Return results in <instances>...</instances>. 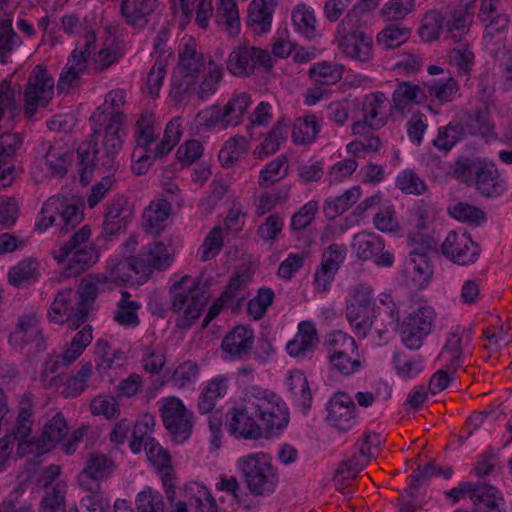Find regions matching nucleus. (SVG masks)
Wrapping results in <instances>:
<instances>
[{
    "label": "nucleus",
    "mask_w": 512,
    "mask_h": 512,
    "mask_svg": "<svg viewBox=\"0 0 512 512\" xmlns=\"http://www.w3.org/2000/svg\"><path fill=\"white\" fill-rule=\"evenodd\" d=\"M241 400L242 404L229 409L226 415L230 435L257 440L263 436L262 427L270 432L287 426L288 408L273 391L250 385L244 389Z\"/></svg>",
    "instance_id": "obj_1"
},
{
    "label": "nucleus",
    "mask_w": 512,
    "mask_h": 512,
    "mask_svg": "<svg viewBox=\"0 0 512 512\" xmlns=\"http://www.w3.org/2000/svg\"><path fill=\"white\" fill-rule=\"evenodd\" d=\"M123 123L106 122L104 127L103 150L94 141L83 142L77 149L80 181L88 184L94 169L112 171L117 167V155L122 149Z\"/></svg>",
    "instance_id": "obj_2"
},
{
    "label": "nucleus",
    "mask_w": 512,
    "mask_h": 512,
    "mask_svg": "<svg viewBox=\"0 0 512 512\" xmlns=\"http://www.w3.org/2000/svg\"><path fill=\"white\" fill-rule=\"evenodd\" d=\"M209 285L210 281L204 280L203 276L198 278L184 276L170 287L172 310L183 312L181 326L189 327L200 317L209 300V295L205 290V287Z\"/></svg>",
    "instance_id": "obj_3"
},
{
    "label": "nucleus",
    "mask_w": 512,
    "mask_h": 512,
    "mask_svg": "<svg viewBox=\"0 0 512 512\" xmlns=\"http://www.w3.org/2000/svg\"><path fill=\"white\" fill-rule=\"evenodd\" d=\"M90 237V227L84 225L64 245L53 251L54 259L58 263H63L68 259V263L63 270L65 278L75 277L83 273L98 261L97 251L89 242Z\"/></svg>",
    "instance_id": "obj_4"
},
{
    "label": "nucleus",
    "mask_w": 512,
    "mask_h": 512,
    "mask_svg": "<svg viewBox=\"0 0 512 512\" xmlns=\"http://www.w3.org/2000/svg\"><path fill=\"white\" fill-rule=\"evenodd\" d=\"M271 460L263 452L251 453L238 459L237 467L252 494L266 496L275 491L278 475Z\"/></svg>",
    "instance_id": "obj_5"
},
{
    "label": "nucleus",
    "mask_w": 512,
    "mask_h": 512,
    "mask_svg": "<svg viewBox=\"0 0 512 512\" xmlns=\"http://www.w3.org/2000/svg\"><path fill=\"white\" fill-rule=\"evenodd\" d=\"M83 218L84 213L79 205L70 202L65 197L52 196L44 202L35 228L39 232H44L55 226L61 232L68 233L80 224Z\"/></svg>",
    "instance_id": "obj_6"
},
{
    "label": "nucleus",
    "mask_w": 512,
    "mask_h": 512,
    "mask_svg": "<svg viewBox=\"0 0 512 512\" xmlns=\"http://www.w3.org/2000/svg\"><path fill=\"white\" fill-rule=\"evenodd\" d=\"M454 174L462 181L474 184L476 189L487 197L498 196L505 189L504 181L493 163L465 159L456 163Z\"/></svg>",
    "instance_id": "obj_7"
},
{
    "label": "nucleus",
    "mask_w": 512,
    "mask_h": 512,
    "mask_svg": "<svg viewBox=\"0 0 512 512\" xmlns=\"http://www.w3.org/2000/svg\"><path fill=\"white\" fill-rule=\"evenodd\" d=\"M159 411L163 425L174 442L181 444L189 439L193 430V412L179 398H164Z\"/></svg>",
    "instance_id": "obj_8"
},
{
    "label": "nucleus",
    "mask_w": 512,
    "mask_h": 512,
    "mask_svg": "<svg viewBox=\"0 0 512 512\" xmlns=\"http://www.w3.org/2000/svg\"><path fill=\"white\" fill-rule=\"evenodd\" d=\"M251 105V96L240 93L231 98L224 107L212 106L199 112L197 118L204 121L208 128L220 125L223 128L237 126L242 122L248 107Z\"/></svg>",
    "instance_id": "obj_9"
},
{
    "label": "nucleus",
    "mask_w": 512,
    "mask_h": 512,
    "mask_svg": "<svg viewBox=\"0 0 512 512\" xmlns=\"http://www.w3.org/2000/svg\"><path fill=\"white\" fill-rule=\"evenodd\" d=\"M272 66V58L267 50L248 44L235 47L227 59V70L238 77L253 75L257 68L269 70Z\"/></svg>",
    "instance_id": "obj_10"
},
{
    "label": "nucleus",
    "mask_w": 512,
    "mask_h": 512,
    "mask_svg": "<svg viewBox=\"0 0 512 512\" xmlns=\"http://www.w3.org/2000/svg\"><path fill=\"white\" fill-rule=\"evenodd\" d=\"M372 289L359 284L350 295L346 306V318L359 337H365L373 325Z\"/></svg>",
    "instance_id": "obj_11"
},
{
    "label": "nucleus",
    "mask_w": 512,
    "mask_h": 512,
    "mask_svg": "<svg viewBox=\"0 0 512 512\" xmlns=\"http://www.w3.org/2000/svg\"><path fill=\"white\" fill-rule=\"evenodd\" d=\"M88 314L79 301V295L71 288L60 290L54 297L48 312L51 322L62 324L68 322L72 329H77L87 320Z\"/></svg>",
    "instance_id": "obj_12"
},
{
    "label": "nucleus",
    "mask_w": 512,
    "mask_h": 512,
    "mask_svg": "<svg viewBox=\"0 0 512 512\" xmlns=\"http://www.w3.org/2000/svg\"><path fill=\"white\" fill-rule=\"evenodd\" d=\"M435 317L431 306H421L409 314L400 328L402 343L411 350L419 349L424 338L432 331Z\"/></svg>",
    "instance_id": "obj_13"
},
{
    "label": "nucleus",
    "mask_w": 512,
    "mask_h": 512,
    "mask_svg": "<svg viewBox=\"0 0 512 512\" xmlns=\"http://www.w3.org/2000/svg\"><path fill=\"white\" fill-rule=\"evenodd\" d=\"M68 433L67 422L61 412H57L43 424L38 438L20 444L21 454L42 455L55 447Z\"/></svg>",
    "instance_id": "obj_14"
},
{
    "label": "nucleus",
    "mask_w": 512,
    "mask_h": 512,
    "mask_svg": "<svg viewBox=\"0 0 512 512\" xmlns=\"http://www.w3.org/2000/svg\"><path fill=\"white\" fill-rule=\"evenodd\" d=\"M54 80L46 66L39 64L31 72L24 93L25 112L35 114L38 106H45L53 95Z\"/></svg>",
    "instance_id": "obj_15"
},
{
    "label": "nucleus",
    "mask_w": 512,
    "mask_h": 512,
    "mask_svg": "<svg viewBox=\"0 0 512 512\" xmlns=\"http://www.w3.org/2000/svg\"><path fill=\"white\" fill-rule=\"evenodd\" d=\"M96 41V35L89 31L85 35V41L81 49L76 48L69 56L57 83L59 92H68L78 85L80 76L87 68V60L90 56V48Z\"/></svg>",
    "instance_id": "obj_16"
},
{
    "label": "nucleus",
    "mask_w": 512,
    "mask_h": 512,
    "mask_svg": "<svg viewBox=\"0 0 512 512\" xmlns=\"http://www.w3.org/2000/svg\"><path fill=\"white\" fill-rule=\"evenodd\" d=\"M443 255L458 265L474 263L480 254V248L470 236L463 232L450 231L441 246Z\"/></svg>",
    "instance_id": "obj_17"
},
{
    "label": "nucleus",
    "mask_w": 512,
    "mask_h": 512,
    "mask_svg": "<svg viewBox=\"0 0 512 512\" xmlns=\"http://www.w3.org/2000/svg\"><path fill=\"white\" fill-rule=\"evenodd\" d=\"M408 244L411 247L408 270L413 274L414 281L422 286L430 280L432 275V269L426 257L427 251L432 247V239L419 233L410 234Z\"/></svg>",
    "instance_id": "obj_18"
},
{
    "label": "nucleus",
    "mask_w": 512,
    "mask_h": 512,
    "mask_svg": "<svg viewBox=\"0 0 512 512\" xmlns=\"http://www.w3.org/2000/svg\"><path fill=\"white\" fill-rule=\"evenodd\" d=\"M326 420L329 425L340 431H348L356 424V406L345 392L335 393L329 400Z\"/></svg>",
    "instance_id": "obj_19"
},
{
    "label": "nucleus",
    "mask_w": 512,
    "mask_h": 512,
    "mask_svg": "<svg viewBox=\"0 0 512 512\" xmlns=\"http://www.w3.org/2000/svg\"><path fill=\"white\" fill-rule=\"evenodd\" d=\"M125 104V92L121 89L109 92L104 103L99 106L90 117L93 135L100 134L106 122L124 123L125 116L122 107Z\"/></svg>",
    "instance_id": "obj_20"
},
{
    "label": "nucleus",
    "mask_w": 512,
    "mask_h": 512,
    "mask_svg": "<svg viewBox=\"0 0 512 512\" xmlns=\"http://www.w3.org/2000/svg\"><path fill=\"white\" fill-rule=\"evenodd\" d=\"M113 471V462L104 454L93 453L89 456L86 466L78 475L79 486L84 491L101 490L100 481Z\"/></svg>",
    "instance_id": "obj_21"
},
{
    "label": "nucleus",
    "mask_w": 512,
    "mask_h": 512,
    "mask_svg": "<svg viewBox=\"0 0 512 512\" xmlns=\"http://www.w3.org/2000/svg\"><path fill=\"white\" fill-rule=\"evenodd\" d=\"M252 282V272L241 268L233 273L225 290L220 294V301L228 303L233 313H238L249 296L248 286Z\"/></svg>",
    "instance_id": "obj_22"
},
{
    "label": "nucleus",
    "mask_w": 512,
    "mask_h": 512,
    "mask_svg": "<svg viewBox=\"0 0 512 512\" xmlns=\"http://www.w3.org/2000/svg\"><path fill=\"white\" fill-rule=\"evenodd\" d=\"M10 342L18 347L31 345L35 350L44 348L38 316L34 313L23 315L10 335Z\"/></svg>",
    "instance_id": "obj_23"
},
{
    "label": "nucleus",
    "mask_w": 512,
    "mask_h": 512,
    "mask_svg": "<svg viewBox=\"0 0 512 512\" xmlns=\"http://www.w3.org/2000/svg\"><path fill=\"white\" fill-rule=\"evenodd\" d=\"M390 115V104L382 92L366 95L362 102V117L372 130L384 127Z\"/></svg>",
    "instance_id": "obj_24"
},
{
    "label": "nucleus",
    "mask_w": 512,
    "mask_h": 512,
    "mask_svg": "<svg viewBox=\"0 0 512 512\" xmlns=\"http://www.w3.org/2000/svg\"><path fill=\"white\" fill-rule=\"evenodd\" d=\"M318 343L317 330L313 323L302 321L298 325V332L294 339L289 341L286 350L294 358L309 357Z\"/></svg>",
    "instance_id": "obj_25"
},
{
    "label": "nucleus",
    "mask_w": 512,
    "mask_h": 512,
    "mask_svg": "<svg viewBox=\"0 0 512 512\" xmlns=\"http://www.w3.org/2000/svg\"><path fill=\"white\" fill-rule=\"evenodd\" d=\"M155 8V0H122L120 12L127 25L144 29Z\"/></svg>",
    "instance_id": "obj_26"
},
{
    "label": "nucleus",
    "mask_w": 512,
    "mask_h": 512,
    "mask_svg": "<svg viewBox=\"0 0 512 512\" xmlns=\"http://www.w3.org/2000/svg\"><path fill=\"white\" fill-rule=\"evenodd\" d=\"M378 5L376 0H358L356 4L346 13L345 17L337 25L336 39L340 40L349 36L363 33L360 28V17Z\"/></svg>",
    "instance_id": "obj_27"
},
{
    "label": "nucleus",
    "mask_w": 512,
    "mask_h": 512,
    "mask_svg": "<svg viewBox=\"0 0 512 512\" xmlns=\"http://www.w3.org/2000/svg\"><path fill=\"white\" fill-rule=\"evenodd\" d=\"M253 339L252 329L239 325L225 336L221 347L231 358H241L251 350Z\"/></svg>",
    "instance_id": "obj_28"
},
{
    "label": "nucleus",
    "mask_w": 512,
    "mask_h": 512,
    "mask_svg": "<svg viewBox=\"0 0 512 512\" xmlns=\"http://www.w3.org/2000/svg\"><path fill=\"white\" fill-rule=\"evenodd\" d=\"M228 390V379L224 376H216L209 380L199 393L197 410L200 414L215 412L219 399L223 398Z\"/></svg>",
    "instance_id": "obj_29"
},
{
    "label": "nucleus",
    "mask_w": 512,
    "mask_h": 512,
    "mask_svg": "<svg viewBox=\"0 0 512 512\" xmlns=\"http://www.w3.org/2000/svg\"><path fill=\"white\" fill-rule=\"evenodd\" d=\"M427 99L428 95L424 84H414L410 81H397L392 94L394 108L398 112H403L409 105L421 104Z\"/></svg>",
    "instance_id": "obj_30"
},
{
    "label": "nucleus",
    "mask_w": 512,
    "mask_h": 512,
    "mask_svg": "<svg viewBox=\"0 0 512 512\" xmlns=\"http://www.w3.org/2000/svg\"><path fill=\"white\" fill-rule=\"evenodd\" d=\"M139 270L143 271V275L148 274L152 269L165 270L171 262V253L168 247L162 242H154L150 244L146 251L138 257Z\"/></svg>",
    "instance_id": "obj_31"
},
{
    "label": "nucleus",
    "mask_w": 512,
    "mask_h": 512,
    "mask_svg": "<svg viewBox=\"0 0 512 512\" xmlns=\"http://www.w3.org/2000/svg\"><path fill=\"white\" fill-rule=\"evenodd\" d=\"M161 133V128L155 124L152 115H142L136 122L135 135L136 146L132 157H136L139 152L153 154L154 148L151 147Z\"/></svg>",
    "instance_id": "obj_32"
},
{
    "label": "nucleus",
    "mask_w": 512,
    "mask_h": 512,
    "mask_svg": "<svg viewBox=\"0 0 512 512\" xmlns=\"http://www.w3.org/2000/svg\"><path fill=\"white\" fill-rule=\"evenodd\" d=\"M339 50L348 58L366 62L372 58V38L365 33L337 40Z\"/></svg>",
    "instance_id": "obj_33"
},
{
    "label": "nucleus",
    "mask_w": 512,
    "mask_h": 512,
    "mask_svg": "<svg viewBox=\"0 0 512 512\" xmlns=\"http://www.w3.org/2000/svg\"><path fill=\"white\" fill-rule=\"evenodd\" d=\"M33 402L30 395H24L19 402V410L16 417L15 425L11 428V434L19 444L30 442L33 438H29L33 425ZM20 451V445H18Z\"/></svg>",
    "instance_id": "obj_34"
},
{
    "label": "nucleus",
    "mask_w": 512,
    "mask_h": 512,
    "mask_svg": "<svg viewBox=\"0 0 512 512\" xmlns=\"http://www.w3.org/2000/svg\"><path fill=\"white\" fill-rule=\"evenodd\" d=\"M171 211V204L166 199L152 201L143 213V228L151 234H159L165 227Z\"/></svg>",
    "instance_id": "obj_35"
},
{
    "label": "nucleus",
    "mask_w": 512,
    "mask_h": 512,
    "mask_svg": "<svg viewBox=\"0 0 512 512\" xmlns=\"http://www.w3.org/2000/svg\"><path fill=\"white\" fill-rule=\"evenodd\" d=\"M494 494H498L495 487L488 484H474L471 482L461 483L458 487L445 492L446 497L451 499L453 504L457 503L461 497L468 496L472 500L473 505H478L479 507H481L483 497H491Z\"/></svg>",
    "instance_id": "obj_36"
},
{
    "label": "nucleus",
    "mask_w": 512,
    "mask_h": 512,
    "mask_svg": "<svg viewBox=\"0 0 512 512\" xmlns=\"http://www.w3.org/2000/svg\"><path fill=\"white\" fill-rule=\"evenodd\" d=\"M476 2V0H467L463 5L456 8L451 12V17L446 22L447 37L461 41L463 35L468 31V27L472 22L473 13L469 8Z\"/></svg>",
    "instance_id": "obj_37"
},
{
    "label": "nucleus",
    "mask_w": 512,
    "mask_h": 512,
    "mask_svg": "<svg viewBox=\"0 0 512 512\" xmlns=\"http://www.w3.org/2000/svg\"><path fill=\"white\" fill-rule=\"evenodd\" d=\"M276 0H253L249 6V22L258 33L270 30Z\"/></svg>",
    "instance_id": "obj_38"
},
{
    "label": "nucleus",
    "mask_w": 512,
    "mask_h": 512,
    "mask_svg": "<svg viewBox=\"0 0 512 512\" xmlns=\"http://www.w3.org/2000/svg\"><path fill=\"white\" fill-rule=\"evenodd\" d=\"M71 162V153L62 142L51 144L45 154V164L51 175L63 177Z\"/></svg>",
    "instance_id": "obj_39"
},
{
    "label": "nucleus",
    "mask_w": 512,
    "mask_h": 512,
    "mask_svg": "<svg viewBox=\"0 0 512 512\" xmlns=\"http://www.w3.org/2000/svg\"><path fill=\"white\" fill-rule=\"evenodd\" d=\"M361 196L358 186L346 190L343 194L335 197H328L324 201L323 212L327 219H335L347 211Z\"/></svg>",
    "instance_id": "obj_40"
},
{
    "label": "nucleus",
    "mask_w": 512,
    "mask_h": 512,
    "mask_svg": "<svg viewBox=\"0 0 512 512\" xmlns=\"http://www.w3.org/2000/svg\"><path fill=\"white\" fill-rule=\"evenodd\" d=\"M351 245L356 256L363 261L373 259L384 250L383 241L373 233L356 234Z\"/></svg>",
    "instance_id": "obj_41"
},
{
    "label": "nucleus",
    "mask_w": 512,
    "mask_h": 512,
    "mask_svg": "<svg viewBox=\"0 0 512 512\" xmlns=\"http://www.w3.org/2000/svg\"><path fill=\"white\" fill-rule=\"evenodd\" d=\"M295 404L306 413L312 404V394L306 376L301 371H294L287 380Z\"/></svg>",
    "instance_id": "obj_42"
},
{
    "label": "nucleus",
    "mask_w": 512,
    "mask_h": 512,
    "mask_svg": "<svg viewBox=\"0 0 512 512\" xmlns=\"http://www.w3.org/2000/svg\"><path fill=\"white\" fill-rule=\"evenodd\" d=\"M292 22L295 31L307 39L316 36V18L313 9L306 4H298L292 11Z\"/></svg>",
    "instance_id": "obj_43"
},
{
    "label": "nucleus",
    "mask_w": 512,
    "mask_h": 512,
    "mask_svg": "<svg viewBox=\"0 0 512 512\" xmlns=\"http://www.w3.org/2000/svg\"><path fill=\"white\" fill-rule=\"evenodd\" d=\"M140 307L141 305L137 301L130 299L128 292H123L121 299L117 303L113 318L121 326L135 328L140 323L138 316Z\"/></svg>",
    "instance_id": "obj_44"
},
{
    "label": "nucleus",
    "mask_w": 512,
    "mask_h": 512,
    "mask_svg": "<svg viewBox=\"0 0 512 512\" xmlns=\"http://www.w3.org/2000/svg\"><path fill=\"white\" fill-rule=\"evenodd\" d=\"M92 331L91 325H85L74 335L61 354V360L64 365H70L80 357L93 339Z\"/></svg>",
    "instance_id": "obj_45"
},
{
    "label": "nucleus",
    "mask_w": 512,
    "mask_h": 512,
    "mask_svg": "<svg viewBox=\"0 0 512 512\" xmlns=\"http://www.w3.org/2000/svg\"><path fill=\"white\" fill-rule=\"evenodd\" d=\"M204 57L199 54L194 44L186 43L179 50V71L178 73L197 75L206 71Z\"/></svg>",
    "instance_id": "obj_46"
},
{
    "label": "nucleus",
    "mask_w": 512,
    "mask_h": 512,
    "mask_svg": "<svg viewBox=\"0 0 512 512\" xmlns=\"http://www.w3.org/2000/svg\"><path fill=\"white\" fill-rule=\"evenodd\" d=\"M428 98L437 100L440 104L451 102L459 87L457 82L451 78L430 80L424 83Z\"/></svg>",
    "instance_id": "obj_47"
},
{
    "label": "nucleus",
    "mask_w": 512,
    "mask_h": 512,
    "mask_svg": "<svg viewBox=\"0 0 512 512\" xmlns=\"http://www.w3.org/2000/svg\"><path fill=\"white\" fill-rule=\"evenodd\" d=\"M318 210V201L310 200L292 215L290 229L297 240L301 239L302 234L315 220Z\"/></svg>",
    "instance_id": "obj_48"
},
{
    "label": "nucleus",
    "mask_w": 512,
    "mask_h": 512,
    "mask_svg": "<svg viewBox=\"0 0 512 512\" xmlns=\"http://www.w3.org/2000/svg\"><path fill=\"white\" fill-rule=\"evenodd\" d=\"M248 142L245 137L236 135L227 140L219 152V160L223 166L230 167L243 159L248 153Z\"/></svg>",
    "instance_id": "obj_49"
},
{
    "label": "nucleus",
    "mask_w": 512,
    "mask_h": 512,
    "mask_svg": "<svg viewBox=\"0 0 512 512\" xmlns=\"http://www.w3.org/2000/svg\"><path fill=\"white\" fill-rule=\"evenodd\" d=\"M38 268L39 263L34 259L19 262L9 270V283L14 287H19L37 281L39 276Z\"/></svg>",
    "instance_id": "obj_50"
},
{
    "label": "nucleus",
    "mask_w": 512,
    "mask_h": 512,
    "mask_svg": "<svg viewBox=\"0 0 512 512\" xmlns=\"http://www.w3.org/2000/svg\"><path fill=\"white\" fill-rule=\"evenodd\" d=\"M323 346L327 353V358H331L340 353L356 350L357 343L349 334L336 330L325 336Z\"/></svg>",
    "instance_id": "obj_51"
},
{
    "label": "nucleus",
    "mask_w": 512,
    "mask_h": 512,
    "mask_svg": "<svg viewBox=\"0 0 512 512\" xmlns=\"http://www.w3.org/2000/svg\"><path fill=\"white\" fill-rule=\"evenodd\" d=\"M460 330L459 327H456L448 333L446 344L439 355V358L445 362V366H448L453 371H456L460 366L462 356V336Z\"/></svg>",
    "instance_id": "obj_52"
},
{
    "label": "nucleus",
    "mask_w": 512,
    "mask_h": 512,
    "mask_svg": "<svg viewBox=\"0 0 512 512\" xmlns=\"http://www.w3.org/2000/svg\"><path fill=\"white\" fill-rule=\"evenodd\" d=\"M319 123L315 115H305L295 120L292 139L297 144L310 143L319 133Z\"/></svg>",
    "instance_id": "obj_53"
},
{
    "label": "nucleus",
    "mask_w": 512,
    "mask_h": 512,
    "mask_svg": "<svg viewBox=\"0 0 512 512\" xmlns=\"http://www.w3.org/2000/svg\"><path fill=\"white\" fill-rule=\"evenodd\" d=\"M216 17L230 35L239 32V13L235 0H217Z\"/></svg>",
    "instance_id": "obj_54"
},
{
    "label": "nucleus",
    "mask_w": 512,
    "mask_h": 512,
    "mask_svg": "<svg viewBox=\"0 0 512 512\" xmlns=\"http://www.w3.org/2000/svg\"><path fill=\"white\" fill-rule=\"evenodd\" d=\"M331 369L343 376H350L362 367L358 346L354 351L340 353L328 359Z\"/></svg>",
    "instance_id": "obj_55"
},
{
    "label": "nucleus",
    "mask_w": 512,
    "mask_h": 512,
    "mask_svg": "<svg viewBox=\"0 0 512 512\" xmlns=\"http://www.w3.org/2000/svg\"><path fill=\"white\" fill-rule=\"evenodd\" d=\"M410 32L408 28L391 24L377 35L376 43L383 50L394 49L409 39Z\"/></svg>",
    "instance_id": "obj_56"
},
{
    "label": "nucleus",
    "mask_w": 512,
    "mask_h": 512,
    "mask_svg": "<svg viewBox=\"0 0 512 512\" xmlns=\"http://www.w3.org/2000/svg\"><path fill=\"white\" fill-rule=\"evenodd\" d=\"M154 427L155 418L151 414H144L135 422L132 432V440L129 444L130 449L134 454H138L141 451L142 444H144L146 440L153 439L150 436V433L154 430Z\"/></svg>",
    "instance_id": "obj_57"
},
{
    "label": "nucleus",
    "mask_w": 512,
    "mask_h": 512,
    "mask_svg": "<svg viewBox=\"0 0 512 512\" xmlns=\"http://www.w3.org/2000/svg\"><path fill=\"white\" fill-rule=\"evenodd\" d=\"M107 282V278L86 276L82 279L78 290H75L79 295V301L82 306L86 308V313L89 314L94 301L99 294V286Z\"/></svg>",
    "instance_id": "obj_58"
},
{
    "label": "nucleus",
    "mask_w": 512,
    "mask_h": 512,
    "mask_svg": "<svg viewBox=\"0 0 512 512\" xmlns=\"http://www.w3.org/2000/svg\"><path fill=\"white\" fill-rule=\"evenodd\" d=\"M224 228L215 226L205 237L204 242L197 252V256L203 262L215 258L223 247Z\"/></svg>",
    "instance_id": "obj_59"
},
{
    "label": "nucleus",
    "mask_w": 512,
    "mask_h": 512,
    "mask_svg": "<svg viewBox=\"0 0 512 512\" xmlns=\"http://www.w3.org/2000/svg\"><path fill=\"white\" fill-rule=\"evenodd\" d=\"M138 266L139 261L137 257L126 258L116 263L109 275L103 277L107 278V282L110 281L116 284L126 283L132 278L133 274H143V271H140Z\"/></svg>",
    "instance_id": "obj_60"
},
{
    "label": "nucleus",
    "mask_w": 512,
    "mask_h": 512,
    "mask_svg": "<svg viewBox=\"0 0 512 512\" xmlns=\"http://www.w3.org/2000/svg\"><path fill=\"white\" fill-rule=\"evenodd\" d=\"M181 119L173 118L166 125L164 136L153 150L154 157H161L169 153L173 147L179 142L181 137Z\"/></svg>",
    "instance_id": "obj_61"
},
{
    "label": "nucleus",
    "mask_w": 512,
    "mask_h": 512,
    "mask_svg": "<svg viewBox=\"0 0 512 512\" xmlns=\"http://www.w3.org/2000/svg\"><path fill=\"white\" fill-rule=\"evenodd\" d=\"M286 162L287 158L284 155H280L270 161L260 172L258 179L259 185L262 187H268L283 179L288 170Z\"/></svg>",
    "instance_id": "obj_62"
},
{
    "label": "nucleus",
    "mask_w": 512,
    "mask_h": 512,
    "mask_svg": "<svg viewBox=\"0 0 512 512\" xmlns=\"http://www.w3.org/2000/svg\"><path fill=\"white\" fill-rule=\"evenodd\" d=\"M92 373V364L90 362L80 363L77 373L68 378L64 384L62 394L65 398L75 397L81 394L87 388V381Z\"/></svg>",
    "instance_id": "obj_63"
},
{
    "label": "nucleus",
    "mask_w": 512,
    "mask_h": 512,
    "mask_svg": "<svg viewBox=\"0 0 512 512\" xmlns=\"http://www.w3.org/2000/svg\"><path fill=\"white\" fill-rule=\"evenodd\" d=\"M197 75L178 73L173 76L170 95L175 102H182L196 91Z\"/></svg>",
    "instance_id": "obj_64"
}]
</instances>
